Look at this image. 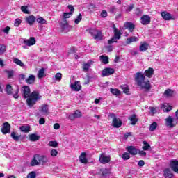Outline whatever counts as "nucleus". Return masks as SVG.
Segmentation results:
<instances>
[{
	"label": "nucleus",
	"instance_id": "nucleus-1",
	"mask_svg": "<svg viewBox=\"0 0 178 178\" xmlns=\"http://www.w3.org/2000/svg\"><path fill=\"white\" fill-rule=\"evenodd\" d=\"M154 74V68L149 67L145 71V74L142 72H136L135 74V83L138 87H140L142 90H145L146 92L151 91V82L149 81H145V77L151 79Z\"/></svg>",
	"mask_w": 178,
	"mask_h": 178
},
{
	"label": "nucleus",
	"instance_id": "nucleus-2",
	"mask_svg": "<svg viewBox=\"0 0 178 178\" xmlns=\"http://www.w3.org/2000/svg\"><path fill=\"white\" fill-rule=\"evenodd\" d=\"M23 98L26 99V104L29 108H33L37 104V101L41 98L40 92L33 91L31 94L30 86H24L22 88Z\"/></svg>",
	"mask_w": 178,
	"mask_h": 178
},
{
	"label": "nucleus",
	"instance_id": "nucleus-3",
	"mask_svg": "<svg viewBox=\"0 0 178 178\" xmlns=\"http://www.w3.org/2000/svg\"><path fill=\"white\" fill-rule=\"evenodd\" d=\"M48 157L47 156H40V154H35L31 161V166H38V165H47L48 163Z\"/></svg>",
	"mask_w": 178,
	"mask_h": 178
},
{
	"label": "nucleus",
	"instance_id": "nucleus-4",
	"mask_svg": "<svg viewBox=\"0 0 178 178\" xmlns=\"http://www.w3.org/2000/svg\"><path fill=\"white\" fill-rule=\"evenodd\" d=\"M108 118L113 119L111 124L115 129H119L123 125V121H122L120 118L116 117V114H115V113H110Z\"/></svg>",
	"mask_w": 178,
	"mask_h": 178
},
{
	"label": "nucleus",
	"instance_id": "nucleus-5",
	"mask_svg": "<svg viewBox=\"0 0 178 178\" xmlns=\"http://www.w3.org/2000/svg\"><path fill=\"white\" fill-rule=\"evenodd\" d=\"M165 125L170 129H173V127H176L177 125V121L175 120L172 116H168L165 119Z\"/></svg>",
	"mask_w": 178,
	"mask_h": 178
},
{
	"label": "nucleus",
	"instance_id": "nucleus-6",
	"mask_svg": "<svg viewBox=\"0 0 178 178\" xmlns=\"http://www.w3.org/2000/svg\"><path fill=\"white\" fill-rule=\"evenodd\" d=\"M90 34H91L94 40H97V41H101V40H102V32L99 30L90 31Z\"/></svg>",
	"mask_w": 178,
	"mask_h": 178
},
{
	"label": "nucleus",
	"instance_id": "nucleus-7",
	"mask_svg": "<svg viewBox=\"0 0 178 178\" xmlns=\"http://www.w3.org/2000/svg\"><path fill=\"white\" fill-rule=\"evenodd\" d=\"M83 114H81V111H80L79 110H76L72 113H70L68 115V119L73 122L74 119H80V118H81Z\"/></svg>",
	"mask_w": 178,
	"mask_h": 178
},
{
	"label": "nucleus",
	"instance_id": "nucleus-8",
	"mask_svg": "<svg viewBox=\"0 0 178 178\" xmlns=\"http://www.w3.org/2000/svg\"><path fill=\"white\" fill-rule=\"evenodd\" d=\"M99 162L103 165L111 162V156L105 155V153H102L99 156Z\"/></svg>",
	"mask_w": 178,
	"mask_h": 178
},
{
	"label": "nucleus",
	"instance_id": "nucleus-9",
	"mask_svg": "<svg viewBox=\"0 0 178 178\" xmlns=\"http://www.w3.org/2000/svg\"><path fill=\"white\" fill-rule=\"evenodd\" d=\"M115 74V69L111 67H106L102 71V77H108Z\"/></svg>",
	"mask_w": 178,
	"mask_h": 178
},
{
	"label": "nucleus",
	"instance_id": "nucleus-10",
	"mask_svg": "<svg viewBox=\"0 0 178 178\" xmlns=\"http://www.w3.org/2000/svg\"><path fill=\"white\" fill-rule=\"evenodd\" d=\"M170 168L175 173H178V160L173 159L170 161Z\"/></svg>",
	"mask_w": 178,
	"mask_h": 178
},
{
	"label": "nucleus",
	"instance_id": "nucleus-11",
	"mask_svg": "<svg viewBox=\"0 0 178 178\" xmlns=\"http://www.w3.org/2000/svg\"><path fill=\"white\" fill-rule=\"evenodd\" d=\"M1 133L3 134H9V133H10V124H9V122H6L3 124Z\"/></svg>",
	"mask_w": 178,
	"mask_h": 178
},
{
	"label": "nucleus",
	"instance_id": "nucleus-12",
	"mask_svg": "<svg viewBox=\"0 0 178 178\" xmlns=\"http://www.w3.org/2000/svg\"><path fill=\"white\" fill-rule=\"evenodd\" d=\"M140 23L143 26H146L147 24H149L151 23V17L148 15H144L140 18Z\"/></svg>",
	"mask_w": 178,
	"mask_h": 178
},
{
	"label": "nucleus",
	"instance_id": "nucleus-13",
	"mask_svg": "<svg viewBox=\"0 0 178 178\" xmlns=\"http://www.w3.org/2000/svg\"><path fill=\"white\" fill-rule=\"evenodd\" d=\"M136 29V25L133 22H125L124 24V30L128 29L129 33H133Z\"/></svg>",
	"mask_w": 178,
	"mask_h": 178
},
{
	"label": "nucleus",
	"instance_id": "nucleus-14",
	"mask_svg": "<svg viewBox=\"0 0 178 178\" xmlns=\"http://www.w3.org/2000/svg\"><path fill=\"white\" fill-rule=\"evenodd\" d=\"M71 88L72 91L79 92L81 90V84H80V81H76L74 83L71 84Z\"/></svg>",
	"mask_w": 178,
	"mask_h": 178
},
{
	"label": "nucleus",
	"instance_id": "nucleus-15",
	"mask_svg": "<svg viewBox=\"0 0 178 178\" xmlns=\"http://www.w3.org/2000/svg\"><path fill=\"white\" fill-rule=\"evenodd\" d=\"M161 17L163 19V20H175V17L166 11L161 13Z\"/></svg>",
	"mask_w": 178,
	"mask_h": 178
},
{
	"label": "nucleus",
	"instance_id": "nucleus-16",
	"mask_svg": "<svg viewBox=\"0 0 178 178\" xmlns=\"http://www.w3.org/2000/svg\"><path fill=\"white\" fill-rule=\"evenodd\" d=\"M39 108H40L39 111H40V112H42L43 115H49V108L47 104H42Z\"/></svg>",
	"mask_w": 178,
	"mask_h": 178
},
{
	"label": "nucleus",
	"instance_id": "nucleus-17",
	"mask_svg": "<svg viewBox=\"0 0 178 178\" xmlns=\"http://www.w3.org/2000/svg\"><path fill=\"white\" fill-rule=\"evenodd\" d=\"M126 149L130 155L136 156L138 154V150L134 146H128Z\"/></svg>",
	"mask_w": 178,
	"mask_h": 178
},
{
	"label": "nucleus",
	"instance_id": "nucleus-18",
	"mask_svg": "<svg viewBox=\"0 0 178 178\" xmlns=\"http://www.w3.org/2000/svg\"><path fill=\"white\" fill-rule=\"evenodd\" d=\"M10 137L16 142L24 140V137L22 136V135H17L15 131L11 132Z\"/></svg>",
	"mask_w": 178,
	"mask_h": 178
},
{
	"label": "nucleus",
	"instance_id": "nucleus-19",
	"mask_svg": "<svg viewBox=\"0 0 178 178\" xmlns=\"http://www.w3.org/2000/svg\"><path fill=\"white\" fill-rule=\"evenodd\" d=\"M23 42L27 47H32V45H35V38L31 37L29 40H25Z\"/></svg>",
	"mask_w": 178,
	"mask_h": 178
},
{
	"label": "nucleus",
	"instance_id": "nucleus-20",
	"mask_svg": "<svg viewBox=\"0 0 178 178\" xmlns=\"http://www.w3.org/2000/svg\"><path fill=\"white\" fill-rule=\"evenodd\" d=\"M163 175L165 178H172L174 176L173 172H172V170H170V168H165L163 171Z\"/></svg>",
	"mask_w": 178,
	"mask_h": 178
},
{
	"label": "nucleus",
	"instance_id": "nucleus-21",
	"mask_svg": "<svg viewBox=\"0 0 178 178\" xmlns=\"http://www.w3.org/2000/svg\"><path fill=\"white\" fill-rule=\"evenodd\" d=\"M61 31L62 33H67L69 30L67 29L69 27V24H67V20L63 19V23H61Z\"/></svg>",
	"mask_w": 178,
	"mask_h": 178
},
{
	"label": "nucleus",
	"instance_id": "nucleus-22",
	"mask_svg": "<svg viewBox=\"0 0 178 178\" xmlns=\"http://www.w3.org/2000/svg\"><path fill=\"white\" fill-rule=\"evenodd\" d=\"M25 20L29 26H33L35 22L36 18L34 15H29L25 18Z\"/></svg>",
	"mask_w": 178,
	"mask_h": 178
},
{
	"label": "nucleus",
	"instance_id": "nucleus-23",
	"mask_svg": "<svg viewBox=\"0 0 178 178\" xmlns=\"http://www.w3.org/2000/svg\"><path fill=\"white\" fill-rule=\"evenodd\" d=\"M113 29L114 30V36L117 40H120L122 38V31L118 30L115 24L113 25Z\"/></svg>",
	"mask_w": 178,
	"mask_h": 178
},
{
	"label": "nucleus",
	"instance_id": "nucleus-24",
	"mask_svg": "<svg viewBox=\"0 0 178 178\" xmlns=\"http://www.w3.org/2000/svg\"><path fill=\"white\" fill-rule=\"evenodd\" d=\"M148 48H149V44L148 43H147L146 42H140V45L139 47L140 51L145 52V51H147Z\"/></svg>",
	"mask_w": 178,
	"mask_h": 178
},
{
	"label": "nucleus",
	"instance_id": "nucleus-25",
	"mask_svg": "<svg viewBox=\"0 0 178 178\" xmlns=\"http://www.w3.org/2000/svg\"><path fill=\"white\" fill-rule=\"evenodd\" d=\"M87 153L82 152L81 155L79 156V161L81 163H87L88 162V159H87Z\"/></svg>",
	"mask_w": 178,
	"mask_h": 178
},
{
	"label": "nucleus",
	"instance_id": "nucleus-26",
	"mask_svg": "<svg viewBox=\"0 0 178 178\" xmlns=\"http://www.w3.org/2000/svg\"><path fill=\"white\" fill-rule=\"evenodd\" d=\"M5 91L7 95H12V94H13V88L12 87V85H6Z\"/></svg>",
	"mask_w": 178,
	"mask_h": 178
},
{
	"label": "nucleus",
	"instance_id": "nucleus-27",
	"mask_svg": "<svg viewBox=\"0 0 178 178\" xmlns=\"http://www.w3.org/2000/svg\"><path fill=\"white\" fill-rule=\"evenodd\" d=\"M25 81L27 84H34V83H35V76L33 74L29 75Z\"/></svg>",
	"mask_w": 178,
	"mask_h": 178
},
{
	"label": "nucleus",
	"instance_id": "nucleus-28",
	"mask_svg": "<svg viewBox=\"0 0 178 178\" xmlns=\"http://www.w3.org/2000/svg\"><path fill=\"white\" fill-rule=\"evenodd\" d=\"M41 138V136L35 134H31L29 135V140L30 141L35 142L38 141Z\"/></svg>",
	"mask_w": 178,
	"mask_h": 178
},
{
	"label": "nucleus",
	"instance_id": "nucleus-29",
	"mask_svg": "<svg viewBox=\"0 0 178 178\" xmlns=\"http://www.w3.org/2000/svg\"><path fill=\"white\" fill-rule=\"evenodd\" d=\"M99 59L104 65H108L109 63V57L107 56L102 55L99 56Z\"/></svg>",
	"mask_w": 178,
	"mask_h": 178
},
{
	"label": "nucleus",
	"instance_id": "nucleus-30",
	"mask_svg": "<svg viewBox=\"0 0 178 178\" xmlns=\"http://www.w3.org/2000/svg\"><path fill=\"white\" fill-rule=\"evenodd\" d=\"M121 90H123V93L126 94L127 95H130V88L127 85H122L120 86Z\"/></svg>",
	"mask_w": 178,
	"mask_h": 178
},
{
	"label": "nucleus",
	"instance_id": "nucleus-31",
	"mask_svg": "<svg viewBox=\"0 0 178 178\" xmlns=\"http://www.w3.org/2000/svg\"><path fill=\"white\" fill-rule=\"evenodd\" d=\"M129 119L131 122V124H132V126L136 125V123H137L138 122V120L137 118V115L136 114H134V115H131L129 118Z\"/></svg>",
	"mask_w": 178,
	"mask_h": 178
},
{
	"label": "nucleus",
	"instance_id": "nucleus-32",
	"mask_svg": "<svg viewBox=\"0 0 178 178\" xmlns=\"http://www.w3.org/2000/svg\"><path fill=\"white\" fill-rule=\"evenodd\" d=\"M19 130L20 131H22V133H29L30 131V126L27 125V126H24L22 125L21 127H19Z\"/></svg>",
	"mask_w": 178,
	"mask_h": 178
},
{
	"label": "nucleus",
	"instance_id": "nucleus-33",
	"mask_svg": "<svg viewBox=\"0 0 178 178\" xmlns=\"http://www.w3.org/2000/svg\"><path fill=\"white\" fill-rule=\"evenodd\" d=\"M138 41V38L136 36H131L127 39L126 43L127 44H131V42H136Z\"/></svg>",
	"mask_w": 178,
	"mask_h": 178
},
{
	"label": "nucleus",
	"instance_id": "nucleus-34",
	"mask_svg": "<svg viewBox=\"0 0 178 178\" xmlns=\"http://www.w3.org/2000/svg\"><path fill=\"white\" fill-rule=\"evenodd\" d=\"M100 172H102V176L103 177L108 176V175H111V170L108 168H102L100 169Z\"/></svg>",
	"mask_w": 178,
	"mask_h": 178
},
{
	"label": "nucleus",
	"instance_id": "nucleus-35",
	"mask_svg": "<svg viewBox=\"0 0 178 178\" xmlns=\"http://www.w3.org/2000/svg\"><path fill=\"white\" fill-rule=\"evenodd\" d=\"M110 91L111 92V94H113V95H116V97H119V95H120L122 94V92H120V90L119 89H113V88H111Z\"/></svg>",
	"mask_w": 178,
	"mask_h": 178
},
{
	"label": "nucleus",
	"instance_id": "nucleus-36",
	"mask_svg": "<svg viewBox=\"0 0 178 178\" xmlns=\"http://www.w3.org/2000/svg\"><path fill=\"white\" fill-rule=\"evenodd\" d=\"M45 76V68H41L38 74V79H42Z\"/></svg>",
	"mask_w": 178,
	"mask_h": 178
},
{
	"label": "nucleus",
	"instance_id": "nucleus-37",
	"mask_svg": "<svg viewBox=\"0 0 178 178\" xmlns=\"http://www.w3.org/2000/svg\"><path fill=\"white\" fill-rule=\"evenodd\" d=\"M158 127V124L156 122H154L152 124L149 126V131H155L156 130V128Z\"/></svg>",
	"mask_w": 178,
	"mask_h": 178
},
{
	"label": "nucleus",
	"instance_id": "nucleus-38",
	"mask_svg": "<svg viewBox=\"0 0 178 178\" xmlns=\"http://www.w3.org/2000/svg\"><path fill=\"white\" fill-rule=\"evenodd\" d=\"M19 92H20V89L19 88V87H17V89L15 90L14 93L12 94L15 99H19Z\"/></svg>",
	"mask_w": 178,
	"mask_h": 178
},
{
	"label": "nucleus",
	"instance_id": "nucleus-39",
	"mask_svg": "<svg viewBox=\"0 0 178 178\" xmlns=\"http://www.w3.org/2000/svg\"><path fill=\"white\" fill-rule=\"evenodd\" d=\"M13 63H15V65H18V66H21V67L24 66V63H23L19 58H14Z\"/></svg>",
	"mask_w": 178,
	"mask_h": 178
},
{
	"label": "nucleus",
	"instance_id": "nucleus-40",
	"mask_svg": "<svg viewBox=\"0 0 178 178\" xmlns=\"http://www.w3.org/2000/svg\"><path fill=\"white\" fill-rule=\"evenodd\" d=\"M162 108L164 112H170V111L172 109V106L163 104Z\"/></svg>",
	"mask_w": 178,
	"mask_h": 178
},
{
	"label": "nucleus",
	"instance_id": "nucleus-41",
	"mask_svg": "<svg viewBox=\"0 0 178 178\" xmlns=\"http://www.w3.org/2000/svg\"><path fill=\"white\" fill-rule=\"evenodd\" d=\"M144 146H143V151H148L151 148V145L147 141H143Z\"/></svg>",
	"mask_w": 178,
	"mask_h": 178
},
{
	"label": "nucleus",
	"instance_id": "nucleus-42",
	"mask_svg": "<svg viewBox=\"0 0 178 178\" xmlns=\"http://www.w3.org/2000/svg\"><path fill=\"white\" fill-rule=\"evenodd\" d=\"M164 95L166 97H172L173 95V90L171 89H167L164 91Z\"/></svg>",
	"mask_w": 178,
	"mask_h": 178
},
{
	"label": "nucleus",
	"instance_id": "nucleus-43",
	"mask_svg": "<svg viewBox=\"0 0 178 178\" xmlns=\"http://www.w3.org/2000/svg\"><path fill=\"white\" fill-rule=\"evenodd\" d=\"M36 22H38L40 24H47V20L42 17L37 18Z\"/></svg>",
	"mask_w": 178,
	"mask_h": 178
},
{
	"label": "nucleus",
	"instance_id": "nucleus-44",
	"mask_svg": "<svg viewBox=\"0 0 178 178\" xmlns=\"http://www.w3.org/2000/svg\"><path fill=\"white\" fill-rule=\"evenodd\" d=\"M82 19H83V15H81V13H79L77 17L74 20V24H79V23L81 22Z\"/></svg>",
	"mask_w": 178,
	"mask_h": 178
},
{
	"label": "nucleus",
	"instance_id": "nucleus-45",
	"mask_svg": "<svg viewBox=\"0 0 178 178\" xmlns=\"http://www.w3.org/2000/svg\"><path fill=\"white\" fill-rule=\"evenodd\" d=\"M21 10L23 12V13H25L26 15H29L30 11L28 10V7L26 6H22L21 7Z\"/></svg>",
	"mask_w": 178,
	"mask_h": 178
},
{
	"label": "nucleus",
	"instance_id": "nucleus-46",
	"mask_svg": "<svg viewBox=\"0 0 178 178\" xmlns=\"http://www.w3.org/2000/svg\"><path fill=\"white\" fill-rule=\"evenodd\" d=\"M36 177H37V173H35V171H32L29 172L26 176V178H36Z\"/></svg>",
	"mask_w": 178,
	"mask_h": 178
},
{
	"label": "nucleus",
	"instance_id": "nucleus-47",
	"mask_svg": "<svg viewBox=\"0 0 178 178\" xmlns=\"http://www.w3.org/2000/svg\"><path fill=\"white\" fill-rule=\"evenodd\" d=\"M122 159H124V161H127V160L130 159V153L124 152L122 154Z\"/></svg>",
	"mask_w": 178,
	"mask_h": 178
},
{
	"label": "nucleus",
	"instance_id": "nucleus-48",
	"mask_svg": "<svg viewBox=\"0 0 178 178\" xmlns=\"http://www.w3.org/2000/svg\"><path fill=\"white\" fill-rule=\"evenodd\" d=\"M83 70L87 72L91 67V63L88 62L87 63L83 64Z\"/></svg>",
	"mask_w": 178,
	"mask_h": 178
},
{
	"label": "nucleus",
	"instance_id": "nucleus-49",
	"mask_svg": "<svg viewBox=\"0 0 178 178\" xmlns=\"http://www.w3.org/2000/svg\"><path fill=\"white\" fill-rule=\"evenodd\" d=\"M49 146L53 147L54 148H56L58 147V142L56 141H49Z\"/></svg>",
	"mask_w": 178,
	"mask_h": 178
},
{
	"label": "nucleus",
	"instance_id": "nucleus-50",
	"mask_svg": "<svg viewBox=\"0 0 178 178\" xmlns=\"http://www.w3.org/2000/svg\"><path fill=\"white\" fill-rule=\"evenodd\" d=\"M73 14H70V13H64L63 15V20H66V19H69L70 17V15L72 16Z\"/></svg>",
	"mask_w": 178,
	"mask_h": 178
},
{
	"label": "nucleus",
	"instance_id": "nucleus-51",
	"mask_svg": "<svg viewBox=\"0 0 178 178\" xmlns=\"http://www.w3.org/2000/svg\"><path fill=\"white\" fill-rule=\"evenodd\" d=\"M118 10V8L115 6H112L110 7L109 11L110 13H116V11Z\"/></svg>",
	"mask_w": 178,
	"mask_h": 178
},
{
	"label": "nucleus",
	"instance_id": "nucleus-52",
	"mask_svg": "<svg viewBox=\"0 0 178 178\" xmlns=\"http://www.w3.org/2000/svg\"><path fill=\"white\" fill-rule=\"evenodd\" d=\"M6 73L8 74V79H12L13 77L14 72L13 70H8L6 71Z\"/></svg>",
	"mask_w": 178,
	"mask_h": 178
},
{
	"label": "nucleus",
	"instance_id": "nucleus-53",
	"mask_svg": "<svg viewBox=\"0 0 178 178\" xmlns=\"http://www.w3.org/2000/svg\"><path fill=\"white\" fill-rule=\"evenodd\" d=\"M5 51H6V47L3 44L0 45V55L4 54Z\"/></svg>",
	"mask_w": 178,
	"mask_h": 178
},
{
	"label": "nucleus",
	"instance_id": "nucleus-54",
	"mask_svg": "<svg viewBox=\"0 0 178 178\" xmlns=\"http://www.w3.org/2000/svg\"><path fill=\"white\" fill-rule=\"evenodd\" d=\"M22 24V19L17 18L15 22V27H19Z\"/></svg>",
	"mask_w": 178,
	"mask_h": 178
},
{
	"label": "nucleus",
	"instance_id": "nucleus-55",
	"mask_svg": "<svg viewBox=\"0 0 178 178\" xmlns=\"http://www.w3.org/2000/svg\"><path fill=\"white\" fill-rule=\"evenodd\" d=\"M116 40H118V39L113 36L111 40H108V45H112V44H113V42H118V41Z\"/></svg>",
	"mask_w": 178,
	"mask_h": 178
},
{
	"label": "nucleus",
	"instance_id": "nucleus-56",
	"mask_svg": "<svg viewBox=\"0 0 178 178\" xmlns=\"http://www.w3.org/2000/svg\"><path fill=\"white\" fill-rule=\"evenodd\" d=\"M56 80H58V81H60L62 80V74L60 72H58L55 75Z\"/></svg>",
	"mask_w": 178,
	"mask_h": 178
},
{
	"label": "nucleus",
	"instance_id": "nucleus-57",
	"mask_svg": "<svg viewBox=\"0 0 178 178\" xmlns=\"http://www.w3.org/2000/svg\"><path fill=\"white\" fill-rule=\"evenodd\" d=\"M50 154L51 155V156H56L58 155V152L56 149H53L50 152Z\"/></svg>",
	"mask_w": 178,
	"mask_h": 178
},
{
	"label": "nucleus",
	"instance_id": "nucleus-58",
	"mask_svg": "<svg viewBox=\"0 0 178 178\" xmlns=\"http://www.w3.org/2000/svg\"><path fill=\"white\" fill-rule=\"evenodd\" d=\"M2 31L3 33H5V34H9V31H10V28L9 26H6L2 30Z\"/></svg>",
	"mask_w": 178,
	"mask_h": 178
},
{
	"label": "nucleus",
	"instance_id": "nucleus-59",
	"mask_svg": "<svg viewBox=\"0 0 178 178\" xmlns=\"http://www.w3.org/2000/svg\"><path fill=\"white\" fill-rule=\"evenodd\" d=\"M100 16L101 17H106V16H108V12H106V10H102Z\"/></svg>",
	"mask_w": 178,
	"mask_h": 178
},
{
	"label": "nucleus",
	"instance_id": "nucleus-60",
	"mask_svg": "<svg viewBox=\"0 0 178 178\" xmlns=\"http://www.w3.org/2000/svg\"><path fill=\"white\" fill-rule=\"evenodd\" d=\"M141 13H142L141 9H140L138 8H136L135 9V14H136L137 16H140V15H141Z\"/></svg>",
	"mask_w": 178,
	"mask_h": 178
},
{
	"label": "nucleus",
	"instance_id": "nucleus-61",
	"mask_svg": "<svg viewBox=\"0 0 178 178\" xmlns=\"http://www.w3.org/2000/svg\"><path fill=\"white\" fill-rule=\"evenodd\" d=\"M68 9H70V13L73 15V12H74V7L72 5H68Z\"/></svg>",
	"mask_w": 178,
	"mask_h": 178
},
{
	"label": "nucleus",
	"instance_id": "nucleus-62",
	"mask_svg": "<svg viewBox=\"0 0 178 178\" xmlns=\"http://www.w3.org/2000/svg\"><path fill=\"white\" fill-rule=\"evenodd\" d=\"M134 9V4H131L127 8V12H131Z\"/></svg>",
	"mask_w": 178,
	"mask_h": 178
},
{
	"label": "nucleus",
	"instance_id": "nucleus-63",
	"mask_svg": "<svg viewBox=\"0 0 178 178\" xmlns=\"http://www.w3.org/2000/svg\"><path fill=\"white\" fill-rule=\"evenodd\" d=\"M138 166L143 167L145 165L144 160H140L138 163Z\"/></svg>",
	"mask_w": 178,
	"mask_h": 178
},
{
	"label": "nucleus",
	"instance_id": "nucleus-64",
	"mask_svg": "<svg viewBox=\"0 0 178 178\" xmlns=\"http://www.w3.org/2000/svg\"><path fill=\"white\" fill-rule=\"evenodd\" d=\"M39 124H45V118H41L39 120Z\"/></svg>",
	"mask_w": 178,
	"mask_h": 178
}]
</instances>
